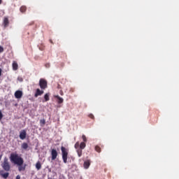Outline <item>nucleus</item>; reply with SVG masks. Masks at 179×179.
I'll return each mask as SVG.
<instances>
[{
  "mask_svg": "<svg viewBox=\"0 0 179 179\" xmlns=\"http://www.w3.org/2000/svg\"><path fill=\"white\" fill-rule=\"evenodd\" d=\"M10 159L12 163H14V164H17L18 166V170L19 171H24L26 170V168L23 166V163H24V161L23 160V158L19 155V154L15 153H11L10 156Z\"/></svg>",
  "mask_w": 179,
  "mask_h": 179,
  "instance_id": "1",
  "label": "nucleus"
},
{
  "mask_svg": "<svg viewBox=\"0 0 179 179\" xmlns=\"http://www.w3.org/2000/svg\"><path fill=\"white\" fill-rule=\"evenodd\" d=\"M61 151H62V160L64 163L65 164L68 163V153L69 150L66 149L65 147L62 146Z\"/></svg>",
  "mask_w": 179,
  "mask_h": 179,
  "instance_id": "2",
  "label": "nucleus"
},
{
  "mask_svg": "<svg viewBox=\"0 0 179 179\" xmlns=\"http://www.w3.org/2000/svg\"><path fill=\"white\" fill-rule=\"evenodd\" d=\"M1 167L5 171H9V170H10V164H9V161L7 157L4 158L3 162L1 164Z\"/></svg>",
  "mask_w": 179,
  "mask_h": 179,
  "instance_id": "3",
  "label": "nucleus"
},
{
  "mask_svg": "<svg viewBox=\"0 0 179 179\" xmlns=\"http://www.w3.org/2000/svg\"><path fill=\"white\" fill-rule=\"evenodd\" d=\"M48 83L44 78H41L39 80V86L42 90H45L48 87Z\"/></svg>",
  "mask_w": 179,
  "mask_h": 179,
  "instance_id": "4",
  "label": "nucleus"
},
{
  "mask_svg": "<svg viewBox=\"0 0 179 179\" xmlns=\"http://www.w3.org/2000/svg\"><path fill=\"white\" fill-rule=\"evenodd\" d=\"M3 26L4 29L9 27V18L8 17H4L3 20Z\"/></svg>",
  "mask_w": 179,
  "mask_h": 179,
  "instance_id": "5",
  "label": "nucleus"
},
{
  "mask_svg": "<svg viewBox=\"0 0 179 179\" xmlns=\"http://www.w3.org/2000/svg\"><path fill=\"white\" fill-rule=\"evenodd\" d=\"M27 135V133L26 132V130L23 129L20 132V138L22 139V141L26 139V136Z\"/></svg>",
  "mask_w": 179,
  "mask_h": 179,
  "instance_id": "6",
  "label": "nucleus"
},
{
  "mask_svg": "<svg viewBox=\"0 0 179 179\" xmlns=\"http://www.w3.org/2000/svg\"><path fill=\"white\" fill-rule=\"evenodd\" d=\"M51 156H52V160H55L57 157H58V152H57V150L52 149L51 151Z\"/></svg>",
  "mask_w": 179,
  "mask_h": 179,
  "instance_id": "7",
  "label": "nucleus"
},
{
  "mask_svg": "<svg viewBox=\"0 0 179 179\" xmlns=\"http://www.w3.org/2000/svg\"><path fill=\"white\" fill-rule=\"evenodd\" d=\"M15 99H22V96H23V92L20 91V90H17L15 92Z\"/></svg>",
  "mask_w": 179,
  "mask_h": 179,
  "instance_id": "8",
  "label": "nucleus"
},
{
  "mask_svg": "<svg viewBox=\"0 0 179 179\" xmlns=\"http://www.w3.org/2000/svg\"><path fill=\"white\" fill-rule=\"evenodd\" d=\"M55 99H57V101L58 104H62L64 103V98L59 96V95H55Z\"/></svg>",
  "mask_w": 179,
  "mask_h": 179,
  "instance_id": "9",
  "label": "nucleus"
},
{
  "mask_svg": "<svg viewBox=\"0 0 179 179\" xmlns=\"http://www.w3.org/2000/svg\"><path fill=\"white\" fill-rule=\"evenodd\" d=\"M44 94V91L40 89H36V93L34 94V97H38V96H41V94Z\"/></svg>",
  "mask_w": 179,
  "mask_h": 179,
  "instance_id": "10",
  "label": "nucleus"
},
{
  "mask_svg": "<svg viewBox=\"0 0 179 179\" xmlns=\"http://www.w3.org/2000/svg\"><path fill=\"white\" fill-rule=\"evenodd\" d=\"M84 169H87L90 167V160H87L84 162Z\"/></svg>",
  "mask_w": 179,
  "mask_h": 179,
  "instance_id": "11",
  "label": "nucleus"
},
{
  "mask_svg": "<svg viewBox=\"0 0 179 179\" xmlns=\"http://www.w3.org/2000/svg\"><path fill=\"white\" fill-rule=\"evenodd\" d=\"M18 69H19V65L17 64V62L14 61L13 62V70L17 71Z\"/></svg>",
  "mask_w": 179,
  "mask_h": 179,
  "instance_id": "12",
  "label": "nucleus"
},
{
  "mask_svg": "<svg viewBox=\"0 0 179 179\" xmlns=\"http://www.w3.org/2000/svg\"><path fill=\"white\" fill-rule=\"evenodd\" d=\"M26 10H27V7H26L25 6H21L20 8V11L21 12V13H24Z\"/></svg>",
  "mask_w": 179,
  "mask_h": 179,
  "instance_id": "13",
  "label": "nucleus"
},
{
  "mask_svg": "<svg viewBox=\"0 0 179 179\" xmlns=\"http://www.w3.org/2000/svg\"><path fill=\"white\" fill-rule=\"evenodd\" d=\"M22 149H24V150H26V149H27L29 148V144H27V143H23L21 145Z\"/></svg>",
  "mask_w": 179,
  "mask_h": 179,
  "instance_id": "14",
  "label": "nucleus"
},
{
  "mask_svg": "<svg viewBox=\"0 0 179 179\" xmlns=\"http://www.w3.org/2000/svg\"><path fill=\"white\" fill-rule=\"evenodd\" d=\"M45 101H50V93H47L44 95Z\"/></svg>",
  "mask_w": 179,
  "mask_h": 179,
  "instance_id": "15",
  "label": "nucleus"
},
{
  "mask_svg": "<svg viewBox=\"0 0 179 179\" xmlns=\"http://www.w3.org/2000/svg\"><path fill=\"white\" fill-rule=\"evenodd\" d=\"M36 169L37 170H41V163L40 162H36Z\"/></svg>",
  "mask_w": 179,
  "mask_h": 179,
  "instance_id": "16",
  "label": "nucleus"
},
{
  "mask_svg": "<svg viewBox=\"0 0 179 179\" xmlns=\"http://www.w3.org/2000/svg\"><path fill=\"white\" fill-rule=\"evenodd\" d=\"M86 148V143L82 142L80 144V149L83 150Z\"/></svg>",
  "mask_w": 179,
  "mask_h": 179,
  "instance_id": "17",
  "label": "nucleus"
},
{
  "mask_svg": "<svg viewBox=\"0 0 179 179\" xmlns=\"http://www.w3.org/2000/svg\"><path fill=\"white\" fill-rule=\"evenodd\" d=\"M95 150L98 153H100L101 152V148H100V146H99V145H96L95 146Z\"/></svg>",
  "mask_w": 179,
  "mask_h": 179,
  "instance_id": "18",
  "label": "nucleus"
},
{
  "mask_svg": "<svg viewBox=\"0 0 179 179\" xmlns=\"http://www.w3.org/2000/svg\"><path fill=\"white\" fill-rule=\"evenodd\" d=\"M41 127H44L45 125V119H42L40 120Z\"/></svg>",
  "mask_w": 179,
  "mask_h": 179,
  "instance_id": "19",
  "label": "nucleus"
},
{
  "mask_svg": "<svg viewBox=\"0 0 179 179\" xmlns=\"http://www.w3.org/2000/svg\"><path fill=\"white\" fill-rule=\"evenodd\" d=\"M77 153H78V157H80L82 156V149L78 148L77 150Z\"/></svg>",
  "mask_w": 179,
  "mask_h": 179,
  "instance_id": "20",
  "label": "nucleus"
},
{
  "mask_svg": "<svg viewBox=\"0 0 179 179\" xmlns=\"http://www.w3.org/2000/svg\"><path fill=\"white\" fill-rule=\"evenodd\" d=\"M1 176H2L3 178L6 179L8 177H9V173H5L3 174L1 173Z\"/></svg>",
  "mask_w": 179,
  "mask_h": 179,
  "instance_id": "21",
  "label": "nucleus"
},
{
  "mask_svg": "<svg viewBox=\"0 0 179 179\" xmlns=\"http://www.w3.org/2000/svg\"><path fill=\"white\" fill-rule=\"evenodd\" d=\"M82 139L85 143V142H87V138H86V136L85 134L82 136Z\"/></svg>",
  "mask_w": 179,
  "mask_h": 179,
  "instance_id": "22",
  "label": "nucleus"
},
{
  "mask_svg": "<svg viewBox=\"0 0 179 179\" xmlns=\"http://www.w3.org/2000/svg\"><path fill=\"white\" fill-rule=\"evenodd\" d=\"M80 143H79V141H78L77 143H76V144H75V145H74V148H75V149H79V148H80Z\"/></svg>",
  "mask_w": 179,
  "mask_h": 179,
  "instance_id": "23",
  "label": "nucleus"
},
{
  "mask_svg": "<svg viewBox=\"0 0 179 179\" xmlns=\"http://www.w3.org/2000/svg\"><path fill=\"white\" fill-rule=\"evenodd\" d=\"M90 118H91L92 120H94V115H93V114H90L89 115Z\"/></svg>",
  "mask_w": 179,
  "mask_h": 179,
  "instance_id": "24",
  "label": "nucleus"
},
{
  "mask_svg": "<svg viewBox=\"0 0 179 179\" xmlns=\"http://www.w3.org/2000/svg\"><path fill=\"white\" fill-rule=\"evenodd\" d=\"M3 51H4L3 47L0 46V54H1V52H3Z\"/></svg>",
  "mask_w": 179,
  "mask_h": 179,
  "instance_id": "25",
  "label": "nucleus"
},
{
  "mask_svg": "<svg viewBox=\"0 0 179 179\" xmlns=\"http://www.w3.org/2000/svg\"><path fill=\"white\" fill-rule=\"evenodd\" d=\"M3 118V115L2 114V112L0 110V121Z\"/></svg>",
  "mask_w": 179,
  "mask_h": 179,
  "instance_id": "26",
  "label": "nucleus"
},
{
  "mask_svg": "<svg viewBox=\"0 0 179 179\" xmlns=\"http://www.w3.org/2000/svg\"><path fill=\"white\" fill-rule=\"evenodd\" d=\"M60 94L61 96H64V92H62V90L60 91Z\"/></svg>",
  "mask_w": 179,
  "mask_h": 179,
  "instance_id": "27",
  "label": "nucleus"
},
{
  "mask_svg": "<svg viewBox=\"0 0 179 179\" xmlns=\"http://www.w3.org/2000/svg\"><path fill=\"white\" fill-rule=\"evenodd\" d=\"M16 179H20V176L17 175V176H16Z\"/></svg>",
  "mask_w": 179,
  "mask_h": 179,
  "instance_id": "28",
  "label": "nucleus"
},
{
  "mask_svg": "<svg viewBox=\"0 0 179 179\" xmlns=\"http://www.w3.org/2000/svg\"><path fill=\"white\" fill-rule=\"evenodd\" d=\"M2 76V69H0V76Z\"/></svg>",
  "mask_w": 179,
  "mask_h": 179,
  "instance_id": "29",
  "label": "nucleus"
},
{
  "mask_svg": "<svg viewBox=\"0 0 179 179\" xmlns=\"http://www.w3.org/2000/svg\"><path fill=\"white\" fill-rule=\"evenodd\" d=\"M51 44H54V43L52 42V40H50Z\"/></svg>",
  "mask_w": 179,
  "mask_h": 179,
  "instance_id": "30",
  "label": "nucleus"
},
{
  "mask_svg": "<svg viewBox=\"0 0 179 179\" xmlns=\"http://www.w3.org/2000/svg\"><path fill=\"white\" fill-rule=\"evenodd\" d=\"M2 3V0H0V5Z\"/></svg>",
  "mask_w": 179,
  "mask_h": 179,
  "instance_id": "31",
  "label": "nucleus"
}]
</instances>
